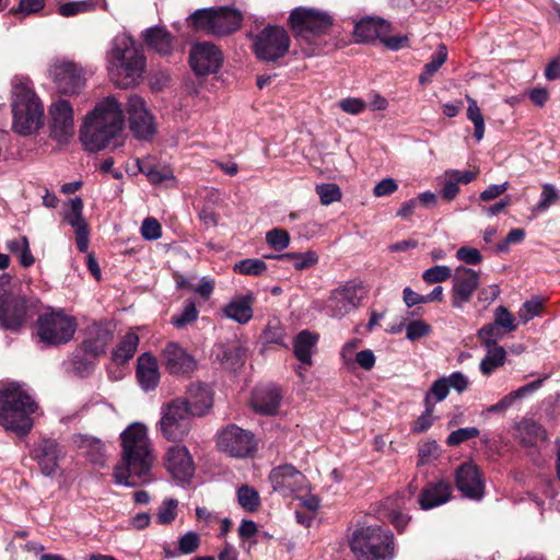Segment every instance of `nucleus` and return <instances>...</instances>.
Here are the masks:
<instances>
[{"label":"nucleus","mask_w":560,"mask_h":560,"mask_svg":"<svg viewBox=\"0 0 560 560\" xmlns=\"http://www.w3.org/2000/svg\"><path fill=\"white\" fill-rule=\"evenodd\" d=\"M121 458L114 468L116 483L138 487L151 481L155 456L151 448L147 427L135 422L120 433Z\"/></svg>","instance_id":"obj_1"},{"label":"nucleus","mask_w":560,"mask_h":560,"mask_svg":"<svg viewBox=\"0 0 560 560\" xmlns=\"http://www.w3.org/2000/svg\"><path fill=\"white\" fill-rule=\"evenodd\" d=\"M125 125L121 104L108 96L89 114L80 129V140L86 151L97 152L121 144L120 133Z\"/></svg>","instance_id":"obj_2"},{"label":"nucleus","mask_w":560,"mask_h":560,"mask_svg":"<svg viewBox=\"0 0 560 560\" xmlns=\"http://www.w3.org/2000/svg\"><path fill=\"white\" fill-rule=\"evenodd\" d=\"M108 72L120 89H128L141 78L145 69V57L130 36H116L108 52Z\"/></svg>","instance_id":"obj_3"},{"label":"nucleus","mask_w":560,"mask_h":560,"mask_svg":"<svg viewBox=\"0 0 560 560\" xmlns=\"http://www.w3.org/2000/svg\"><path fill=\"white\" fill-rule=\"evenodd\" d=\"M35 400L19 385L11 384L0 389V425L18 436H26L33 428L32 415Z\"/></svg>","instance_id":"obj_4"},{"label":"nucleus","mask_w":560,"mask_h":560,"mask_svg":"<svg viewBox=\"0 0 560 560\" xmlns=\"http://www.w3.org/2000/svg\"><path fill=\"white\" fill-rule=\"evenodd\" d=\"M349 545L355 560H393L395 558L394 534L378 525L355 529Z\"/></svg>","instance_id":"obj_5"},{"label":"nucleus","mask_w":560,"mask_h":560,"mask_svg":"<svg viewBox=\"0 0 560 560\" xmlns=\"http://www.w3.org/2000/svg\"><path fill=\"white\" fill-rule=\"evenodd\" d=\"M11 107L12 128L15 132L28 136L43 126L44 106L35 92L27 86H15Z\"/></svg>","instance_id":"obj_6"},{"label":"nucleus","mask_w":560,"mask_h":560,"mask_svg":"<svg viewBox=\"0 0 560 560\" xmlns=\"http://www.w3.org/2000/svg\"><path fill=\"white\" fill-rule=\"evenodd\" d=\"M289 25L296 40L318 45L317 39L332 26V19L328 13L316 9L299 7L291 11Z\"/></svg>","instance_id":"obj_7"},{"label":"nucleus","mask_w":560,"mask_h":560,"mask_svg":"<svg viewBox=\"0 0 560 560\" xmlns=\"http://www.w3.org/2000/svg\"><path fill=\"white\" fill-rule=\"evenodd\" d=\"M75 330V318L63 311H51L37 318V336L48 346L67 343L73 338Z\"/></svg>","instance_id":"obj_8"},{"label":"nucleus","mask_w":560,"mask_h":560,"mask_svg":"<svg viewBox=\"0 0 560 560\" xmlns=\"http://www.w3.org/2000/svg\"><path fill=\"white\" fill-rule=\"evenodd\" d=\"M38 312V300L4 293L0 296V327L18 331Z\"/></svg>","instance_id":"obj_9"},{"label":"nucleus","mask_w":560,"mask_h":560,"mask_svg":"<svg viewBox=\"0 0 560 560\" xmlns=\"http://www.w3.org/2000/svg\"><path fill=\"white\" fill-rule=\"evenodd\" d=\"M194 418L184 400L173 399L162 407L160 431L167 441H183L190 432Z\"/></svg>","instance_id":"obj_10"},{"label":"nucleus","mask_w":560,"mask_h":560,"mask_svg":"<svg viewBox=\"0 0 560 560\" xmlns=\"http://www.w3.org/2000/svg\"><path fill=\"white\" fill-rule=\"evenodd\" d=\"M290 44V36L283 27L267 25L256 35L253 48L259 60L276 62L288 54Z\"/></svg>","instance_id":"obj_11"},{"label":"nucleus","mask_w":560,"mask_h":560,"mask_svg":"<svg viewBox=\"0 0 560 560\" xmlns=\"http://www.w3.org/2000/svg\"><path fill=\"white\" fill-rule=\"evenodd\" d=\"M113 339V332L107 327L93 324L88 328L86 338L82 341L80 348L73 353V365L77 370L92 369V359H95L106 352L107 346Z\"/></svg>","instance_id":"obj_12"},{"label":"nucleus","mask_w":560,"mask_h":560,"mask_svg":"<svg viewBox=\"0 0 560 560\" xmlns=\"http://www.w3.org/2000/svg\"><path fill=\"white\" fill-rule=\"evenodd\" d=\"M217 445L231 457L246 458L256 451L255 435L236 424H229L218 434Z\"/></svg>","instance_id":"obj_13"},{"label":"nucleus","mask_w":560,"mask_h":560,"mask_svg":"<svg viewBox=\"0 0 560 560\" xmlns=\"http://www.w3.org/2000/svg\"><path fill=\"white\" fill-rule=\"evenodd\" d=\"M365 293L362 282L348 281L331 291L326 302L327 313L332 317H343L361 304Z\"/></svg>","instance_id":"obj_14"},{"label":"nucleus","mask_w":560,"mask_h":560,"mask_svg":"<svg viewBox=\"0 0 560 560\" xmlns=\"http://www.w3.org/2000/svg\"><path fill=\"white\" fill-rule=\"evenodd\" d=\"M268 478L272 490L283 498L298 497L307 489L306 477L291 464L272 468Z\"/></svg>","instance_id":"obj_15"},{"label":"nucleus","mask_w":560,"mask_h":560,"mask_svg":"<svg viewBox=\"0 0 560 560\" xmlns=\"http://www.w3.org/2000/svg\"><path fill=\"white\" fill-rule=\"evenodd\" d=\"M223 62L222 51L212 43L202 42L192 45L189 65L196 75L205 77L219 71Z\"/></svg>","instance_id":"obj_16"},{"label":"nucleus","mask_w":560,"mask_h":560,"mask_svg":"<svg viewBox=\"0 0 560 560\" xmlns=\"http://www.w3.org/2000/svg\"><path fill=\"white\" fill-rule=\"evenodd\" d=\"M165 370L176 376L190 377L197 369V360L178 342L168 341L161 352Z\"/></svg>","instance_id":"obj_17"},{"label":"nucleus","mask_w":560,"mask_h":560,"mask_svg":"<svg viewBox=\"0 0 560 560\" xmlns=\"http://www.w3.org/2000/svg\"><path fill=\"white\" fill-rule=\"evenodd\" d=\"M31 456L44 476L54 477L60 470V460L65 458L66 451L56 440L44 438L34 445Z\"/></svg>","instance_id":"obj_18"},{"label":"nucleus","mask_w":560,"mask_h":560,"mask_svg":"<svg viewBox=\"0 0 560 560\" xmlns=\"http://www.w3.org/2000/svg\"><path fill=\"white\" fill-rule=\"evenodd\" d=\"M50 75L60 94H79L85 85L83 70L74 62H61L50 69Z\"/></svg>","instance_id":"obj_19"},{"label":"nucleus","mask_w":560,"mask_h":560,"mask_svg":"<svg viewBox=\"0 0 560 560\" xmlns=\"http://www.w3.org/2000/svg\"><path fill=\"white\" fill-rule=\"evenodd\" d=\"M127 113L129 127L136 138L148 140L156 131L153 116L145 108V103L140 96H131L128 100Z\"/></svg>","instance_id":"obj_20"},{"label":"nucleus","mask_w":560,"mask_h":560,"mask_svg":"<svg viewBox=\"0 0 560 560\" xmlns=\"http://www.w3.org/2000/svg\"><path fill=\"white\" fill-rule=\"evenodd\" d=\"M452 306L463 308L470 302L475 291L479 287V272L474 269L459 266L452 278Z\"/></svg>","instance_id":"obj_21"},{"label":"nucleus","mask_w":560,"mask_h":560,"mask_svg":"<svg viewBox=\"0 0 560 560\" xmlns=\"http://www.w3.org/2000/svg\"><path fill=\"white\" fill-rule=\"evenodd\" d=\"M455 486L464 497L480 500L485 493V482L479 468L470 463L460 464L455 470Z\"/></svg>","instance_id":"obj_22"},{"label":"nucleus","mask_w":560,"mask_h":560,"mask_svg":"<svg viewBox=\"0 0 560 560\" xmlns=\"http://www.w3.org/2000/svg\"><path fill=\"white\" fill-rule=\"evenodd\" d=\"M51 117L50 137L58 142H67L74 132L73 109L69 101L59 100L49 108Z\"/></svg>","instance_id":"obj_23"},{"label":"nucleus","mask_w":560,"mask_h":560,"mask_svg":"<svg viewBox=\"0 0 560 560\" xmlns=\"http://www.w3.org/2000/svg\"><path fill=\"white\" fill-rule=\"evenodd\" d=\"M164 465L172 477L179 481H188L195 474V464L186 446L173 445L164 456Z\"/></svg>","instance_id":"obj_24"},{"label":"nucleus","mask_w":560,"mask_h":560,"mask_svg":"<svg viewBox=\"0 0 560 560\" xmlns=\"http://www.w3.org/2000/svg\"><path fill=\"white\" fill-rule=\"evenodd\" d=\"M453 487L447 480L429 481L421 489L418 503L421 510L428 511L438 508L452 498Z\"/></svg>","instance_id":"obj_25"},{"label":"nucleus","mask_w":560,"mask_h":560,"mask_svg":"<svg viewBox=\"0 0 560 560\" xmlns=\"http://www.w3.org/2000/svg\"><path fill=\"white\" fill-rule=\"evenodd\" d=\"M65 220L75 232L77 248L80 253L89 248V225L83 217V200L80 197L71 199L70 209L65 214Z\"/></svg>","instance_id":"obj_26"},{"label":"nucleus","mask_w":560,"mask_h":560,"mask_svg":"<svg viewBox=\"0 0 560 560\" xmlns=\"http://www.w3.org/2000/svg\"><path fill=\"white\" fill-rule=\"evenodd\" d=\"M282 400L281 388L276 385H266L255 388L252 396V407L255 412L273 416L277 413Z\"/></svg>","instance_id":"obj_27"},{"label":"nucleus","mask_w":560,"mask_h":560,"mask_svg":"<svg viewBox=\"0 0 560 560\" xmlns=\"http://www.w3.org/2000/svg\"><path fill=\"white\" fill-rule=\"evenodd\" d=\"M186 395L180 399L194 417L205 416L212 407V390L207 384L200 382L190 384Z\"/></svg>","instance_id":"obj_28"},{"label":"nucleus","mask_w":560,"mask_h":560,"mask_svg":"<svg viewBox=\"0 0 560 560\" xmlns=\"http://www.w3.org/2000/svg\"><path fill=\"white\" fill-rule=\"evenodd\" d=\"M213 9L212 35L226 36L236 32L243 21L242 13L229 7H218Z\"/></svg>","instance_id":"obj_29"},{"label":"nucleus","mask_w":560,"mask_h":560,"mask_svg":"<svg viewBox=\"0 0 560 560\" xmlns=\"http://www.w3.org/2000/svg\"><path fill=\"white\" fill-rule=\"evenodd\" d=\"M390 31V23L381 18H363L355 23L353 37L355 43H370L380 39Z\"/></svg>","instance_id":"obj_30"},{"label":"nucleus","mask_w":560,"mask_h":560,"mask_svg":"<svg viewBox=\"0 0 560 560\" xmlns=\"http://www.w3.org/2000/svg\"><path fill=\"white\" fill-rule=\"evenodd\" d=\"M145 45L161 56H170L174 50L175 37L164 26H152L143 31Z\"/></svg>","instance_id":"obj_31"},{"label":"nucleus","mask_w":560,"mask_h":560,"mask_svg":"<svg viewBox=\"0 0 560 560\" xmlns=\"http://www.w3.org/2000/svg\"><path fill=\"white\" fill-rule=\"evenodd\" d=\"M137 380L144 390L154 389L160 380L158 361L149 352L142 353L137 360Z\"/></svg>","instance_id":"obj_32"},{"label":"nucleus","mask_w":560,"mask_h":560,"mask_svg":"<svg viewBox=\"0 0 560 560\" xmlns=\"http://www.w3.org/2000/svg\"><path fill=\"white\" fill-rule=\"evenodd\" d=\"M215 355L225 368L236 370L244 365L247 349L238 340H233L219 345Z\"/></svg>","instance_id":"obj_33"},{"label":"nucleus","mask_w":560,"mask_h":560,"mask_svg":"<svg viewBox=\"0 0 560 560\" xmlns=\"http://www.w3.org/2000/svg\"><path fill=\"white\" fill-rule=\"evenodd\" d=\"M319 335L308 329L301 330L293 339L294 357L303 364H313V351L315 350Z\"/></svg>","instance_id":"obj_34"},{"label":"nucleus","mask_w":560,"mask_h":560,"mask_svg":"<svg viewBox=\"0 0 560 560\" xmlns=\"http://www.w3.org/2000/svg\"><path fill=\"white\" fill-rule=\"evenodd\" d=\"M254 301L252 293L236 296L223 307V314L238 324H246L253 318Z\"/></svg>","instance_id":"obj_35"},{"label":"nucleus","mask_w":560,"mask_h":560,"mask_svg":"<svg viewBox=\"0 0 560 560\" xmlns=\"http://www.w3.org/2000/svg\"><path fill=\"white\" fill-rule=\"evenodd\" d=\"M139 345V337L136 332L129 331L119 341L112 352V359L118 364L128 362L135 354Z\"/></svg>","instance_id":"obj_36"},{"label":"nucleus","mask_w":560,"mask_h":560,"mask_svg":"<svg viewBox=\"0 0 560 560\" xmlns=\"http://www.w3.org/2000/svg\"><path fill=\"white\" fill-rule=\"evenodd\" d=\"M278 260L288 261L293 265L296 270H304L315 266L318 262V255L313 250L305 253H284L272 256Z\"/></svg>","instance_id":"obj_37"},{"label":"nucleus","mask_w":560,"mask_h":560,"mask_svg":"<svg viewBox=\"0 0 560 560\" xmlns=\"http://www.w3.org/2000/svg\"><path fill=\"white\" fill-rule=\"evenodd\" d=\"M213 9H198L187 18V24L192 31H202L212 35Z\"/></svg>","instance_id":"obj_38"},{"label":"nucleus","mask_w":560,"mask_h":560,"mask_svg":"<svg viewBox=\"0 0 560 560\" xmlns=\"http://www.w3.org/2000/svg\"><path fill=\"white\" fill-rule=\"evenodd\" d=\"M486 357L480 362V371L483 375H490L495 369L502 366L506 359V351L502 346L486 347Z\"/></svg>","instance_id":"obj_39"},{"label":"nucleus","mask_w":560,"mask_h":560,"mask_svg":"<svg viewBox=\"0 0 560 560\" xmlns=\"http://www.w3.org/2000/svg\"><path fill=\"white\" fill-rule=\"evenodd\" d=\"M447 50L444 45H441L431 56L429 62L423 67V71L419 77L421 84L430 82L432 75L442 67L446 61Z\"/></svg>","instance_id":"obj_40"},{"label":"nucleus","mask_w":560,"mask_h":560,"mask_svg":"<svg viewBox=\"0 0 560 560\" xmlns=\"http://www.w3.org/2000/svg\"><path fill=\"white\" fill-rule=\"evenodd\" d=\"M237 501L249 513L257 512L261 504L258 491L248 485H243L237 489Z\"/></svg>","instance_id":"obj_41"},{"label":"nucleus","mask_w":560,"mask_h":560,"mask_svg":"<svg viewBox=\"0 0 560 560\" xmlns=\"http://www.w3.org/2000/svg\"><path fill=\"white\" fill-rule=\"evenodd\" d=\"M198 310L194 301L187 300L184 303V308L180 314H175L171 317V324L178 328H185L187 325L194 323L198 318Z\"/></svg>","instance_id":"obj_42"},{"label":"nucleus","mask_w":560,"mask_h":560,"mask_svg":"<svg viewBox=\"0 0 560 560\" xmlns=\"http://www.w3.org/2000/svg\"><path fill=\"white\" fill-rule=\"evenodd\" d=\"M504 332L505 331L493 322V323L483 325L478 330L477 336L482 346L493 347V346H498V340L503 337Z\"/></svg>","instance_id":"obj_43"},{"label":"nucleus","mask_w":560,"mask_h":560,"mask_svg":"<svg viewBox=\"0 0 560 560\" xmlns=\"http://www.w3.org/2000/svg\"><path fill=\"white\" fill-rule=\"evenodd\" d=\"M540 195V200L534 206V214L546 211L550 206L555 205L559 200V194L553 185L544 184Z\"/></svg>","instance_id":"obj_44"},{"label":"nucleus","mask_w":560,"mask_h":560,"mask_svg":"<svg viewBox=\"0 0 560 560\" xmlns=\"http://www.w3.org/2000/svg\"><path fill=\"white\" fill-rule=\"evenodd\" d=\"M267 270V265L261 259L247 258L235 264L234 271L246 276H259Z\"/></svg>","instance_id":"obj_45"},{"label":"nucleus","mask_w":560,"mask_h":560,"mask_svg":"<svg viewBox=\"0 0 560 560\" xmlns=\"http://www.w3.org/2000/svg\"><path fill=\"white\" fill-rule=\"evenodd\" d=\"M315 190L319 196L320 202L326 206L336 201H340L342 197L340 187L335 183H324L317 185Z\"/></svg>","instance_id":"obj_46"},{"label":"nucleus","mask_w":560,"mask_h":560,"mask_svg":"<svg viewBox=\"0 0 560 560\" xmlns=\"http://www.w3.org/2000/svg\"><path fill=\"white\" fill-rule=\"evenodd\" d=\"M544 301L539 296H534L522 304V307L518 311V317L522 323L526 324L532 318H534V316L540 315Z\"/></svg>","instance_id":"obj_47"},{"label":"nucleus","mask_w":560,"mask_h":560,"mask_svg":"<svg viewBox=\"0 0 560 560\" xmlns=\"http://www.w3.org/2000/svg\"><path fill=\"white\" fill-rule=\"evenodd\" d=\"M285 331L279 322H269L262 332V338L266 343H275L288 348L285 345Z\"/></svg>","instance_id":"obj_48"},{"label":"nucleus","mask_w":560,"mask_h":560,"mask_svg":"<svg viewBox=\"0 0 560 560\" xmlns=\"http://www.w3.org/2000/svg\"><path fill=\"white\" fill-rule=\"evenodd\" d=\"M266 242L271 248L280 252L290 244L289 232L280 228L271 229L266 234Z\"/></svg>","instance_id":"obj_49"},{"label":"nucleus","mask_w":560,"mask_h":560,"mask_svg":"<svg viewBox=\"0 0 560 560\" xmlns=\"http://www.w3.org/2000/svg\"><path fill=\"white\" fill-rule=\"evenodd\" d=\"M201 545L200 535L196 532H187L178 538V553L191 555L196 552Z\"/></svg>","instance_id":"obj_50"},{"label":"nucleus","mask_w":560,"mask_h":560,"mask_svg":"<svg viewBox=\"0 0 560 560\" xmlns=\"http://www.w3.org/2000/svg\"><path fill=\"white\" fill-rule=\"evenodd\" d=\"M494 323L500 326L505 332H511L517 329L515 317L503 305H500L494 311Z\"/></svg>","instance_id":"obj_51"},{"label":"nucleus","mask_w":560,"mask_h":560,"mask_svg":"<svg viewBox=\"0 0 560 560\" xmlns=\"http://www.w3.org/2000/svg\"><path fill=\"white\" fill-rule=\"evenodd\" d=\"M424 412L418 417L412 427V431L416 433H423L428 431L433 423L432 413L434 409V402L430 400L429 396H425L424 398Z\"/></svg>","instance_id":"obj_52"},{"label":"nucleus","mask_w":560,"mask_h":560,"mask_svg":"<svg viewBox=\"0 0 560 560\" xmlns=\"http://www.w3.org/2000/svg\"><path fill=\"white\" fill-rule=\"evenodd\" d=\"M452 277V270L447 266H433L422 273V280L428 284L443 282Z\"/></svg>","instance_id":"obj_53"},{"label":"nucleus","mask_w":560,"mask_h":560,"mask_svg":"<svg viewBox=\"0 0 560 560\" xmlns=\"http://www.w3.org/2000/svg\"><path fill=\"white\" fill-rule=\"evenodd\" d=\"M178 501L175 499H166L163 501L158 512V523L162 525L171 524L177 516Z\"/></svg>","instance_id":"obj_54"},{"label":"nucleus","mask_w":560,"mask_h":560,"mask_svg":"<svg viewBox=\"0 0 560 560\" xmlns=\"http://www.w3.org/2000/svg\"><path fill=\"white\" fill-rule=\"evenodd\" d=\"M479 433V430L474 427L460 428L451 432L446 439V444L448 446H457L463 442L477 438Z\"/></svg>","instance_id":"obj_55"},{"label":"nucleus","mask_w":560,"mask_h":560,"mask_svg":"<svg viewBox=\"0 0 560 560\" xmlns=\"http://www.w3.org/2000/svg\"><path fill=\"white\" fill-rule=\"evenodd\" d=\"M431 331V326L424 320H411L406 327V337L410 341H416L429 336Z\"/></svg>","instance_id":"obj_56"},{"label":"nucleus","mask_w":560,"mask_h":560,"mask_svg":"<svg viewBox=\"0 0 560 560\" xmlns=\"http://www.w3.org/2000/svg\"><path fill=\"white\" fill-rule=\"evenodd\" d=\"M139 170L143 173L150 183L156 185L172 178V173L168 170H160L151 164L139 165Z\"/></svg>","instance_id":"obj_57"},{"label":"nucleus","mask_w":560,"mask_h":560,"mask_svg":"<svg viewBox=\"0 0 560 560\" xmlns=\"http://www.w3.org/2000/svg\"><path fill=\"white\" fill-rule=\"evenodd\" d=\"M94 8L91 1H72L61 4L58 8L60 15L69 18L82 12L91 11Z\"/></svg>","instance_id":"obj_58"},{"label":"nucleus","mask_w":560,"mask_h":560,"mask_svg":"<svg viewBox=\"0 0 560 560\" xmlns=\"http://www.w3.org/2000/svg\"><path fill=\"white\" fill-rule=\"evenodd\" d=\"M45 8V0H20L18 8H12L10 13L30 15L40 12Z\"/></svg>","instance_id":"obj_59"},{"label":"nucleus","mask_w":560,"mask_h":560,"mask_svg":"<svg viewBox=\"0 0 560 560\" xmlns=\"http://www.w3.org/2000/svg\"><path fill=\"white\" fill-rule=\"evenodd\" d=\"M141 235L144 240L155 241L162 235L160 222L152 217L145 218L141 225Z\"/></svg>","instance_id":"obj_60"},{"label":"nucleus","mask_w":560,"mask_h":560,"mask_svg":"<svg viewBox=\"0 0 560 560\" xmlns=\"http://www.w3.org/2000/svg\"><path fill=\"white\" fill-rule=\"evenodd\" d=\"M380 42L389 50L397 51L410 46V39L407 35L386 36L385 34L380 37Z\"/></svg>","instance_id":"obj_61"},{"label":"nucleus","mask_w":560,"mask_h":560,"mask_svg":"<svg viewBox=\"0 0 560 560\" xmlns=\"http://www.w3.org/2000/svg\"><path fill=\"white\" fill-rule=\"evenodd\" d=\"M456 258L467 265H479L482 261V255L477 248L462 246L456 252Z\"/></svg>","instance_id":"obj_62"},{"label":"nucleus","mask_w":560,"mask_h":560,"mask_svg":"<svg viewBox=\"0 0 560 560\" xmlns=\"http://www.w3.org/2000/svg\"><path fill=\"white\" fill-rule=\"evenodd\" d=\"M450 393L448 385L446 383V380L444 377H440L439 380L434 381L431 385L430 390L427 393L425 396H429L431 399V396L434 397L435 401H442L444 400Z\"/></svg>","instance_id":"obj_63"},{"label":"nucleus","mask_w":560,"mask_h":560,"mask_svg":"<svg viewBox=\"0 0 560 560\" xmlns=\"http://www.w3.org/2000/svg\"><path fill=\"white\" fill-rule=\"evenodd\" d=\"M524 430L528 434V438H523V442L527 445H534L537 440L544 439L546 434L542 427L536 422L525 423Z\"/></svg>","instance_id":"obj_64"}]
</instances>
